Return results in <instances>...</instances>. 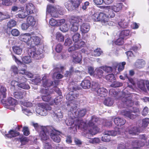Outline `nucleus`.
<instances>
[{
    "label": "nucleus",
    "mask_w": 149,
    "mask_h": 149,
    "mask_svg": "<svg viewBox=\"0 0 149 149\" xmlns=\"http://www.w3.org/2000/svg\"><path fill=\"white\" fill-rule=\"evenodd\" d=\"M63 9L60 6H54L50 4L47 5L46 8L47 17L50 16L51 17H57L58 16V13L60 15H63Z\"/></svg>",
    "instance_id": "nucleus-1"
},
{
    "label": "nucleus",
    "mask_w": 149,
    "mask_h": 149,
    "mask_svg": "<svg viewBox=\"0 0 149 149\" xmlns=\"http://www.w3.org/2000/svg\"><path fill=\"white\" fill-rule=\"evenodd\" d=\"M42 52L41 49H38L37 51L34 48L29 49L28 54L29 56H25L23 57L22 60L23 62L26 63H29L31 62V57L34 58L36 59H38L40 55Z\"/></svg>",
    "instance_id": "nucleus-2"
},
{
    "label": "nucleus",
    "mask_w": 149,
    "mask_h": 149,
    "mask_svg": "<svg viewBox=\"0 0 149 149\" xmlns=\"http://www.w3.org/2000/svg\"><path fill=\"white\" fill-rule=\"evenodd\" d=\"M91 17L94 21H100L103 25H110L112 24V22L109 21L107 15L104 13H95L92 15Z\"/></svg>",
    "instance_id": "nucleus-3"
},
{
    "label": "nucleus",
    "mask_w": 149,
    "mask_h": 149,
    "mask_svg": "<svg viewBox=\"0 0 149 149\" xmlns=\"http://www.w3.org/2000/svg\"><path fill=\"white\" fill-rule=\"evenodd\" d=\"M81 19L78 17H72L70 19V30L73 32L77 31L79 29V22Z\"/></svg>",
    "instance_id": "nucleus-4"
},
{
    "label": "nucleus",
    "mask_w": 149,
    "mask_h": 149,
    "mask_svg": "<svg viewBox=\"0 0 149 149\" xmlns=\"http://www.w3.org/2000/svg\"><path fill=\"white\" fill-rule=\"evenodd\" d=\"M115 130L112 131H106L104 132L103 136L102 137V140L104 142H109L110 140V137L109 136L107 138V139H105V137H107V135H109L110 136H115L118 134H120V131L121 130V129H120L118 128H116Z\"/></svg>",
    "instance_id": "nucleus-5"
},
{
    "label": "nucleus",
    "mask_w": 149,
    "mask_h": 149,
    "mask_svg": "<svg viewBox=\"0 0 149 149\" xmlns=\"http://www.w3.org/2000/svg\"><path fill=\"white\" fill-rule=\"evenodd\" d=\"M48 127H51L50 126H46L42 127V130L40 133V136L41 140L43 142H46L49 140V135L50 134L51 130L47 129Z\"/></svg>",
    "instance_id": "nucleus-6"
},
{
    "label": "nucleus",
    "mask_w": 149,
    "mask_h": 149,
    "mask_svg": "<svg viewBox=\"0 0 149 149\" xmlns=\"http://www.w3.org/2000/svg\"><path fill=\"white\" fill-rule=\"evenodd\" d=\"M51 108L48 105L45 104L40 105L36 110V112L42 116H46L47 111L51 110Z\"/></svg>",
    "instance_id": "nucleus-7"
},
{
    "label": "nucleus",
    "mask_w": 149,
    "mask_h": 149,
    "mask_svg": "<svg viewBox=\"0 0 149 149\" xmlns=\"http://www.w3.org/2000/svg\"><path fill=\"white\" fill-rule=\"evenodd\" d=\"M98 120L97 118H95L94 117H92V120L91 121H90L88 124V125L86 124V123L84 122H83L81 120H79L78 121L77 125L78 128H80L81 129L83 128L85 130H87L86 127H88L89 126V127H92L94 126V124L93 122L95 121V122L97 121V120Z\"/></svg>",
    "instance_id": "nucleus-8"
},
{
    "label": "nucleus",
    "mask_w": 149,
    "mask_h": 149,
    "mask_svg": "<svg viewBox=\"0 0 149 149\" xmlns=\"http://www.w3.org/2000/svg\"><path fill=\"white\" fill-rule=\"evenodd\" d=\"M70 111L73 114V117L75 118L82 117L85 115L86 113V109H84L77 111L75 106L73 107H72Z\"/></svg>",
    "instance_id": "nucleus-9"
},
{
    "label": "nucleus",
    "mask_w": 149,
    "mask_h": 149,
    "mask_svg": "<svg viewBox=\"0 0 149 149\" xmlns=\"http://www.w3.org/2000/svg\"><path fill=\"white\" fill-rule=\"evenodd\" d=\"M47 129L51 130L50 136L53 141L57 143L60 142L61 139L59 136V132L52 127H48Z\"/></svg>",
    "instance_id": "nucleus-10"
},
{
    "label": "nucleus",
    "mask_w": 149,
    "mask_h": 149,
    "mask_svg": "<svg viewBox=\"0 0 149 149\" xmlns=\"http://www.w3.org/2000/svg\"><path fill=\"white\" fill-rule=\"evenodd\" d=\"M106 79L111 82H113V83L111 85V86L114 87H119L122 85V84L114 81L115 77L113 74H108L106 77Z\"/></svg>",
    "instance_id": "nucleus-11"
},
{
    "label": "nucleus",
    "mask_w": 149,
    "mask_h": 149,
    "mask_svg": "<svg viewBox=\"0 0 149 149\" xmlns=\"http://www.w3.org/2000/svg\"><path fill=\"white\" fill-rule=\"evenodd\" d=\"M140 138L141 139V141H136L133 142V146L135 147L136 149H139L138 148L139 147H141L144 145L146 141V137L143 135L140 136Z\"/></svg>",
    "instance_id": "nucleus-12"
},
{
    "label": "nucleus",
    "mask_w": 149,
    "mask_h": 149,
    "mask_svg": "<svg viewBox=\"0 0 149 149\" xmlns=\"http://www.w3.org/2000/svg\"><path fill=\"white\" fill-rule=\"evenodd\" d=\"M85 44V42L83 41H78L74 42V46H71L68 48V51L70 52L73 51L74 50L79 49L84 46Z\"/></svg>",
    "instance_id": "nucleus-13"
},
{
    "label": "nucleus",
    "mask_w": 149,
    "mask_h": 149,
    "mask_svg": "<svg viewBox=\"0 0 149 149\" xmlns=\"http://www.w3.org/2000/svg\"><path fill=\"white\" fill-rule=\"evenodd\" d=\"M19 39L21 41L26 42L27 44L29 45H31V42L30 41L31 36L29 33H25L24 34H21L19 37Z\"/></svg>",
    "instance_id": "nucleus-14"
},
{
    "label": "nucleus",
    "mask_w": 149,
    "mask_h": 149,
    "mask_svg": "<svg viewBox=\"0 0 149 149\" xmlns=\"http://www.w3.org/2000/svg\"><path fill=\"white\" fill-rule=\"evenodd\" d=\"M140 111L138 109H136V111L134 110L133 111H123L121 112L122 114L126 116L127 117L131 119H133L134 118L136 117V115L132 114V113L133 112L134 113H139Z\"/></svg>",
    "instance_id": "nucleus-15"
},
{
    "label": "nucleus",
    "mask_w": 149,
    "mask_h": 149,
    "mask_svg": "<svg viewBox=\"0 0 149 149\" xmlns=\"http://www.w3.org/2000/svg\"><path fill=\"white\" fill-rule=\"evenodd\" d=\"M4 104H6L8 106H12L13 107L10 108V107H8L7 108L10 109L11 110L14 109V107L17 104V101L14 98L11 97H9L7 100L4 103Z\"/></svg>",
    "instance_id": "nucleus-16"
},
{
    "label": "nucleus",
    "mask_w": 149,
    "mask_h": 149,
    "mask_svg": "<svg viewBox=\"0 0 149 149\" xmlns=\"http://www.w3.org/2000/svg\"><path fill=\"white\" fill-rule=\"evenodd\" d=\"M122 101L124 104L123 107H125L126 106H131L133 104V102L130 97H125L122 98Z\"/></svg>",
    "instance_id": "nucleus-17"
},
{
    "label": "nucleus",
    "mask_w": 149,
    "mask_h": 149,
    "mask_svg": "<svg viewBox=\"0 0 149 149\" xmlns=\"http://www.w3.org/2000/svg\"><path fill=\"white\" fill-rule=\"evenodd\" d=\"M77 91L75 90L70 92L66 96V99L69 101L73 100L78 96Z\"/></svg>",
    "instance_id": "nucleus-18"
},
{
    "label": "nucleus",
    "mask_w": 149,
    "mask_h": 149,
    "mask_svg": "<svg viewBox=\"0 0 149 149\" xmlns=\"http://www.w3.org/2000/svg\"><path fill=\"white\" fill-rule=\"evenodd\" d=\"M101 67L96 68L94 72V76L96 78H101L104 76V72Z\"/></svg>",
    "instance_id": "nucleus-19"
},
{
    "label": "nucleus",
    "mask_w": 149,
    "mask_h": 149,
    "mask_svg": "<svg viewBox=\"0 0 149 149\" xmlns=\"http://www.w3.org/2000/svg\"><path fill=\"white\" fill-rule=\"evenodd\" d=\"M15 61L18 64H19V67L21 68L20 70H19V74L26 75V73L27 72L25 68L26 67V65L22 63L17 59H15Z\"/></svg>",
    "instance_id": "nucleus-20"
},
{
    "label": "nucleus",
    "mask_w": 149,
    "mask_h": 149,
    "mask_svg": "<svg viewBox=\"0 0 149 149\" xmlns=\"http://www.w3.org/2000/svg\"><path fill=\"white\" fill-rule=\"evenodd\" d=\"M122 4L120 3L113 6H108V8L112 9L113 11L116 12L120 11L122 9Z\"/></svg>",
    "instance_id": "nucleus-21"
},
{
    "label": "nucleus",
    "mask_w": 149,
    "mask_h": 149,
    "mask_svg": "<svg viewBox=\"0 0 149 149\" xmlns=\"http://www.w3.org/2000/svg\"><path fill=\"white\" fill-rule=\"evenodd\" d=\"M31 42V45H29L30 46H34L39 44L40 41V39L38 37L36 36H31V38L30 40Z\"/></svg>",
    "instance_id": "nucleus-22"
},
{
    "label": "nucleus",
    "mask_w": 149,
    "mask_h": 149,
    "mask_svg": "<svg viewBox=\"0 0 149 149\" xmlns=\"http://www.w3.org/2000/svg\"><path fill=\"white\" fill-rule=\"evenodd\" d=\"M56 89H58V93L59 95V96L57 97L54 100H52V101H50L49 102V104L50 105H52L55 103L56 104H57L60 102H61L62 99L63 97L61 95V93H60V91L58 88H56Z\"/></svg>",
    "instance_id": "nucleus-23"
},
{
    "label": "nucleus",
    "mask_w": 149,
    "mask_h": 149,
    "mask_svg": "<svg viewBox=\"0 0 149 149\" xmlns=\"http://www.w3.org/2000/svg\"><path fill=\"white\" fill-rule=\"evenodd\" d=\"M35 9V7L32 3H29L26 4L25 9L27 14L33 13Z\"/></svg>",
    "instance_id": "nucleus-24"
},
{
    "label": "nucleus",
    "mask_w": 149,
    "mask_h": 149,
    "mask_svg": "<svg viewBox=\"0 0 149 149\" xmlns=\"http://www.w3.org/2000/svg\"><path fill=\"white\" fill-rule=\"evenodd\" d=\"M15 98L18 99H21L24 97L26 95V93L24 91H17L13 93Z\"/></svg>",
    "instance_id": "nucleus-25"
},
{
    "label": "nucleus",
    "mask_w": 149,
    "mask_h": 149,
    "mask_svg": "<svg viewBox=\"0 0 149 149\" xmlns=\"http://www.w3.org/2000/svg\"><path fill=\"white\" fill-rule=\"evenodd\" d=\"M90 26L88 23H84L80 26V31L82 33H88L89 31Z\"/></svg>",
    "instance_id": "nucleus-26"
},
{
    "label": "nucleus",
    "mask_w": 149,
    "mask_h": 149,
    "mask_svg": "<svg viewBox=\"0 0 149 149\" xmlns=\"http://www.w3.org/2000/svg\"><path fill=\"white\" fill-rule=\"evenodd\" d=\"M47 75H45L42 77V79L43 82V86L45 88L50 86L53 84V82L52 81L47 79Z\"/></svg>",
    "instance_id": "nucleus-27"
},
{
    "label": "nucleus",
    "mask_w": 149,
    "mask_h": 149,
    "mask_svg": "<svg viewBox=\"0 0 149 149\" xmlns=\"http://www.w3.org/2000/svg\"><path fill=\"white\" fill-rule=\"evenodd\" d=\"M97 94L99 96L104 97L107 95V90L104 88H98L96 91Z\"/></svg>",
    "instance_id": "nucleus-28"
},
{
    "label": "nucleus",
    "mask_w": 149,
    "mask_h": 149,
    "mask_svg": "<svg viewBox=\"0 0 149 149\" xmlns=\"http://www.w3.org/2000/svg\"><path fill=\"white\" fill-rule=\"evenodd\" d=\"M91 82L88 79H84L81 83V86L84 89H88L91 87Z\"/></svg>",
    "instance_id": "nucleus-29"
},
{
    "label": "nucleus",
    "mask_w": 149,
    "mask_h": 149,
    "mask_svg": "<svg viewBox=\"0 0 149 149\" xmlns=\"http://www.w3.org/2000/svg\"><path fill=\"white\" fill-rule=\"evenodd\" d=\"M72 55L74 61L79 63L81 61V56L77 52H74Z\"/></svg>",
    "instance_id": "nucleus-30"
},
{
    "label": "nucleus",
    "mask_w": 149,
    "mask_h": 149,
    "mask_svg": "<svg viewBox=\"0 0 149 149\" xmlns=\"http://www.w3.org/2000/svg\"><path fill=\"white\" fill-rule=\"evenodd\" d=\"M26 22L30 26H33L36 23V20L34 17L31 16H28L26 19Z\"/></svg>",
    "instance_id": "nucleus-31"
},
{
    "label": "nucleus",
    "mask_w": 149,
    "mask_h": 149,
    "mask_svg": "<svg viewBox=\"0 0 149 149\" xmlns=\"http://www.w3.org/2000/svg\"><path fill=\"white\" fill-rule=\"evenodd\" d=\"M17 79H16L17 81H12L11 83V85L13 86L14 87L16 86H18L19 84V83L22 81V80L23 81H25L26 80V79L24 77H17Z\"/></svg>",
    "instance_id": "nucleus-32"
},
{
    "label": "nucleus",
    "mask_w": 149,
    "mask_h": 149,
    "mask_svg": "<svg viewBox=\"0 0 149 149\" xmlns=\"http://www.w3.org/2000/svg\"><path fill=\"white\" fill-rule=\"evenodd\" d=\"M5 133V136L8 138H10L16 137L19 134V132L13 130H10L8 134H6V132Z\"/></svg>",
    "instance_id": "nucleus-33"
},
{
    "label": "nucleus",
    "mask_w": 149,
    "mask_h": 149,
    "mask_svg": "<svg viewBox=\"0 0 149 149\" xmlns=\"http://www.w3.org/2000/svg\"><path fill=\"white\" fill-rule=\"evenodd\" d=\"M114 122L116 125L118 126H121L124 125L126 121L125 120L122 118H116L114 119Z\"/></svg>",
    "instance_id": "nucleus-34"
},
{
    "label": "nucleus",
    "mask_w": 149,
    "mask_h": 149,
    "mask_svg": "<svg viewBox=\"0 0 149 149\" xmlns=\"http://www.w3.org/2000/svg\"><path fill=\"white\" fill-rule=\"evenodd\" d=\"M13 49L14 52L17 55H20L22 53L23 49L21 46H15L13 47Z\"/></svg>",
    "instance_id": "nucleus-35"
},
{
    "label": "nucleus",
    "mask_w": 149,
    "mask_h": 149,
    "mask_svg": "<svg viewBox=\"0 0 149 149\" xmlns=\"http://www.w3.org/2000/svg\"><path fill=\"white\" fill-rule=\"evenodd\" d=\"M81 0H71L70 3L72 5L73 10L78 8L81 2Z\"/></svg>",
    "instance_id": "nucleus-36"
},
{
    "label": "nucleus",
    "mask_w": 149,
    "mask_h": 149,
    "mask_svg": "<svg viewBox=\"0 0 149 149\" xmlns=\"http://www.w3.org/2000/svg\"><path fill=\"white\" fill-rule=\"evenodd\" d=\"M145 65V62L143 60H138L135 64V66L138 68H141L143 67Z\"/></svg>",
    "instance_id": "nucleus-37"
},
{
    "label": "nucleus",
    "mask_w": 149,
    "mask_h": 149,
    "mask_svg": "<svg viewBox=\"0 0 149 149\" xmlns=\"http://www.w3.org/2000/svg\"><path fill=\"white\" fill-rule=\"evenodd\" d=\"M146 80H141L139 81L138 84V87L143 91H145L146 89Z\"/></svg>",
    "instance_id": "nucleus-38"
},
{
    "label": "nucleus",
    "mask_w": 149,
    "mask_h": 149,
    "mask_svg": "<svg viewBox=\"0 0 149 149\" xmlns=\"http://www.w3.org/2000/svg\"><path fill=\"white\" fill-rule=\"evenodd\" d=\"M140 130L137 127H134L130 129L128 131L130 134L132 135H136L139 132Z\"/></svg>",
    "instance_id": "nucleus-39"
},
{
    "label": "nucleus",
    "mask_w": 149,
    "mask_h": 149,
    "mask_svg": "<svg viewBox=\"0 0 149 149\" xmlns=\"http://www.w3.org/2000/svg\"><path fill=\"white\" fill-rule=\"evenodd\" d=\"M130 33L129 30H123L120 32L118 36L121 37L124 39L125 37L129 36Z\"/></svg>",
    "instance_id": "nucleus-40"
},
{
    "label": "nucleus",
    "mask_w": 149,
    "mask_h": 149,
    "mask_svg": "<svg viewBox=\"0 0 149 149\" xmlns=\"http://www.w3.org/2000/svg\"><path fill=\"white\" fill-rule=\"evenodd\" d=\"M106 9L108 10V13L106 14L107 15L108 19L114 17L115 15V14L112 9H110L108 8V6L106 7Z\"/></svg>",
    "instance_id": "nucleus-41"
},
{
    "label": "nucleus",
    "mask_w": 149,
    "mask_h": 149,
    "mask_svg": "<svg viewBox=\"0 0 149 149\" xmlns=\"http://www.w3.org/2000/svg\"><path fill=\"white\" fill-rule=\"evenodd\" d=\"M56 39L59 42H62L64 40V36L61 33L57 32L56 34Z\"/></svg>",
    "instance_id": "nucleus-42"
},
{
    "label": "nucleus",
    "mask_w": 149,
    "mask_h": 149,
    "mask_svg": "<svg viewBox=\"0 0 149 149\" xmlns=\"http://www.w3.org/2000/svg\"><path fill=\"white\" fill-rule=\"evenodd\" d=\"M114 42L116 45H122L124 43V39L121 37L119 36L118 38L115 40Z\"/></svg>",
    "instance_id": "nucleus-43"
},
{
    "label": "nucleus",
    "mask_w": 149,
    "mask_h": 149,
    "mask_svg": "<svg viewBox=\"0 0 149 149\" xmlns=\"http://www.w3.org/2000/svg\"><path fill=\"white\" fill-rule=\"evenodd\" d=\"M113 100L111 98H108L106 99L104 102V104L107 106H111L113 104Z\"/></svg>",
    "instance_id": "nucleus-44"
},
{
    "label": "nucleus",
    "mask_w": 149,
    "mask_h": 149,
    "mask_svg": "<svg viewBox=\"0 0 149 149\" xmlns=\"http://www.w3.org/2000/svg\"><path fill=\"white\" fill-rule=\"evenodd\" d=\"M42 98L44 101L49 102V103L50 101H52V100L51 99V97L49 94L42 95Z\"/></svg>",
    "instance_id": "nucleus-45"
},
{
    "label": "nucleus",
    "mask_w": 149,
    "mask_h": 149,
    "mask_svg": "<svg viewBox=\"0 0 149 149\" xmlns=\"http://www.w3.org/2000/svg\"><path fill=\"white\" fill-rule=\"evenodd\" d=\"M120 27L123 28H126L128 25V23L126 22L124 20H121L118 23Z\"/></svg>",
    "instance_id": "nucleus-46"
},
{
    "label": "nucleus",
    "mask_w": 149,
    "mask_h": 149,
    "mask_svg": "<svg viewBox=\"0 0 149 149\" xmlns=\"http://www.w3.org/2000/svg\"><path fill=\"white\" fill-rule=\"evenodd\" d=\"M81 35L79 33H75L72 36V39L73 41L74 42H77L79 41Z\"/></svg>",
    "instance_id": "nucleus-47"
},
{
    "label": "nucleus",
    "mask_w": 149,
    "mask_h": 149,
    "mask_svg": "<svg viewBox=\"0 0 149 149\" xmlns=\"http://www.w3.org/2000/svg\"><path fill=\"white\" fill-rule=\"evenodd\" d=\"M28 15L26 12H25L23 11L20 12L19 13L16 15V16L17 18H25Z\"/></svg>",
    "instance_id": "nucleus-48"
},
{
    "label": "nucleus",
    "mask_w": 149,
    "mask_h": 149,
    "mask_svg": "<svg viewBox=\"0 0 149 149\" xmlns=\"http://www.w3.org/2000/svg\"><path fill=\"white\" fill-rule=\"evenodd\" d=\"M18 87L24 89H28L30 88V86L29 85L25 83H19L18 85Z\"/></svg>",
    "instance_id": "nucleus-49"
},
{
    "label": "nucleus",
    "mask_w": 149,
    "mask_h": 149,
    "mask_svg": "<svg viewBox=\"0 0 149 149\" xmlns=\"http://www.w3.org/2000/svg\"><path fill=\"white\" fill-rule=\"evenodd\" d=\"M6 89L3 86H1L0 89V92L1 95L3 96V98H5L6 96Z\"/></svg>",
    "instance_id": "nucleus-50"
},
{
    "label": "nucleus",
    "mask_w": 149,
    "mask_h": 149,
    "mask_svg": "<svg viewBox=\"0 0 149 149\" xmlns=\"http://www.w3.org/2000/svg\"><path fill=\"white\" fill-rule=\"evenodd\" d=\"M102 70L107 73H111L112 71V68L109 66H105L101 67Z\"/></svg>",
    "instance_id": "nucleus-51"
},
{
    "label": "nucleus",
    "mask_w": 149,
    "mask_h": 149,
    "mask_svg": "<svg viewBox=\"0 0 149 149\" xmlns=\"http://www.w3.org/2000/svg\"><path fill=\"white\" fill-rule=\"evenodd\" d=\"M16 25V22L13 20H10L8 23V26L10 28L15 26Z\"/></svg>",
    "instance_id": "nucleus-52"
},
{
    "label": "nucleus",
    "mask_w": 149,
    "mask_h": 149,
    "mask_svg": "<svg viewBox=\"0 0 149 149\" xmlns=\"http://www.w3.org/2000/svg\"><path fill=\"white\" fill-rule=\"evenodd\" d=\"M2 4L4 6H8L11 5L12 2L10 0H2Z\"/></svg>",
    "instance_id": "nucleus-53"
},
{
    "label": "nucleus",
    "mask_w": 149,
    "mask_h": 149,
    "mask_svg": "<svg viewBox=\"0 0 149 149\" xmlns=\"http://www.w3.org/2000/svg\"><path fill=\"white\" fill-rule=\"evenodd\" d=\"M102 53L101 50L100 48H97L94 51L93 55L96 56H100Z\"/></svg>",
    "instance_id": "nucleus-54"
},
{
    "label": "nucleus",
    "mask_w": 149,
    "mask_h": 149,
    "mask_svg": "<svg viewBox=\"0 0 149 149\" xmlns=\"http://www.w3.org/2000/svg\"><path fill=\"white\" fill-rule=\"evenodd\" d=\"M63 48V45L60 44H58L56 46L55 50L57 52L60 53L62 51Z\"/></svg>",
    "instance_id": "nucleus-55"
},
{
    "label": "nucleus",
    "mask_w": 149,
    "mask_h": 149,
    "mask_svg": "<svg viewBox=\"0 0 149 149\" xmlns=\"http://www.w3.org/2000/svg\"><path fill=\"white\" fill-rule=\"evenodd\" d=\"M71 3H70V1L68 2H65V7L69 10H73L72 6H71Z\"/></svg>",
    "instance_id": "nucleus-56"
},
{
    "label": "nucleus",
    "mask_w": 149,
    "mask_h": 149,
    "mask_svg": "<svg viewBox=\"0 0 149 149\" xmlns=\"http://www.w3.org/2000/svg\"><path fill=\"white\" fill-rule=\"evenodd\" d=\"M88 133H90L92 135H95L97 133V130L96 128H95L94 126L93 127H92V129H90L89 130V129H88Z\"/></svg>",
    "instance_id": "nucleus-57"
},
{
    "label": "nucleus",
    "mask_w": 149,
    "mask_h": 149,
    "mask_svg": "<svg viewBox=\"0 0 149 149\" xmlns=\"http://www.w3.org/2000/svg\"><path fill=\"white\" fill-rule=\"evenodd\" d=\"M88 133H90L92 135H95L97 133V130L96 128H95L94 126L93 127H92V129H90L89 130V129H88Z\"/></svg>",
    "instance_id": "nucleus-58"
},
{
    "label": "nucleus",
    "mask_w": 149,
    "mask_h": 149,
    "mask_svg": "<svg viewBox=\"0 0 149 149\" xmlns=\"http://www.w3.org/2000/svg\"><path fill=\"white\" fill-rule=\"evenodd\" d=\"M41 81V78L39 77H37L32 80V82L35 84L38 85L40 83Z\"/></svg>",
    "instance_id": "nucleus-59"
},
{
    "label": "nucleus",
    "mask_w": 149,
    "mask_h": 149,
    "mask_svg": "<svg viewBox=\"0 0 149 149\" xmlns=\"http://www.w3.org/2000/svg\"><path fill=\"white\" fill-rule=\"evenodd\" d=\"M69 28L68 26L65 24L60 27V30L63 32H66L68 31Z\"/></svg>",
    "instance_id": "nucleus-60"
},
{
    "label": "nucleus",
    "mask_w": 149,
    "mask_h": 149,
    "mask_svg": "<svg viewBox=\"0 0 149 149\" xmlns=\"http://www.w3.org/2000/svg\"><path fill=\"white\" fill-rule=\"evenodd\" d=\"M126 64L125 62H123L121 63H119L118 65V70L119 71H122L124 68V65Z\"/></svg>",
    "instance_id": "nucleus-61"
},
{
    "label": "nucleus",
    "mask_w": 149,
    "mask_h": 149,
    "mask_svg": "<svg viewBox=\"0 0 149 149\" xmlns=\"http://www.w3.org/2000/svg\"><path fill=\"white\" fill-rule=\"evenodd\" d=\"M49 24L52 26H57V21L53 18H52L49 20Z\"/></svg>",
    "instance_id": "nucleus-62"
},
{
    "label": "nucleus",
    "mask_w": 149,
    "mask_h": 149,
    "mask_svg": "<svg viewBox=\"0 0 149 149\" xmlns=\"http://www.w3.org/2000/svg\"><path fill=\"white\" fill-rule=\"evenodd\" d=\"M72 43V42L71 39L69 38H68L65 40L64 45L65 46H69Z\"/></svg>",
    "instance_id": "nucleus-63"
},
{
    "label": "nucleus",
    "mask_w": 149,
    "mask_h": 149,
    "mask_svg": "<svg viewBox=\"0 0 149 149\" xmlns=\"http://www.w3.org/2000/svg\"><path fill=\"white\" fill-rule=\"evenodd\" d=\"M45 149H53L54 148L48 142H45L44 144Z\"/></svg>",
    "instance_id": "nucleus-64"
}]
</instances>
